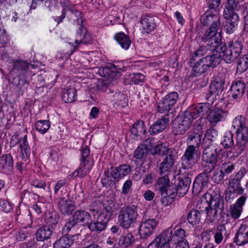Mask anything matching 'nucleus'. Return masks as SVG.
I'll return each mask as SVG.
<instances>
[{
    "instance_id": "obj_1",
    "label": "nucleus",
    "mask_w": 248,
    "mask_h": 248,
    "mask_svg": "<svg viewBox=\"0 0 248 248\" xmlns=\"http://www.w3.org/2000/svg\"><path fill=\"white\" fill-rule=\"evenodd\" d=\"M246 119L243 115L236 116L232 121V127L236 134V144L227 152L231 159L238 157L247 148L248 143V127Z\"/></svg>"
},
{
    "instance_id": "obj_2",
    "label": "nucleus",
    "mask_w": 248,
    "mask_h": 248,
    "mask_svg": "<svg viewBox=\"0 0 248 248\" xmlns=\"http://www.w3.org/2000/svg\"><path fill=\"white\" fill-rule=\"evenodd\" d=\"M221 17L218 14L205 13L201 17V22L203 25L211 24L210 28L202 36V41L206 42L209 39H215L217 42L221 38Z\"/></svg>"
},
{
    "instance_id": "obj_3",
    "label": "nucleus",
    "mask_w": 248,
    "mask_h": 248,
    "mask_svg": "<svg viewBox=\"0 0 248 248\" xmlns=\"http://www.w3.org/2000/svg\"><path fill=\"white\" fill-rule=\"evenodd\" d=\"M181 160L182 166L179 169L180 173L182 175H194L195 171L192 168L199 160V155L197 154L196 148L193 146H188Z\"/></svg>"
},
{
    "instance_id": "obj_4",
    "label": "nucleus",
    "mask_w": 248,
    "mask_h": 248,
    "mask_svg": "<svg viewBox=\"0 0 248 248\" xmlns=\"http://www.w3.org/2000/svg\"><path fill=\"white\" fill-rule=\"evenodd\" d=\"M218 50L223 51V60L227 63L233 62L240 55L243 45L238 39L229 41L226 46L221 41Z\"/></svg>"
},
{
    "instance_id": "obj_5",
    "label": "nucleus",
    "mask_w": 248,
    "mask_h": 248,
    "mask_svg": "<svg viewBox=\"0 0 248 248\" xmlns=\"http://www.w3.org/2000/svg\"><path fill=\"white\" fill-rule=\"evenodd\" d=\"M138 216V209L136 206L132 205L124 206L119 212L118 223L121 227L128 229L135 223Z\"/></svg>"
},
{
    "instance_id": "obj_6",
    "label": "nucleus",
    "mask_w": 248,
    "mask_h": 248,
    "mask_svg": "<svg viewBox=\"0 0 248 248\" xmlns=\"http://www.w3.org/2000/svg\"><path fill=\"white\" fill-rule=\"evenodd\" d=\"M206 42H208V45L210 46V52L203 59L208 68L210 66L215 67L220 63L222 59L223 60V51L218 50L221 47V38H219V41L217 42L215 39H209Z\"/></svg>"
},
{
    "instance_id": "obj_7",
    "label": "nucleus",
    "mask_w": 248,
    "mask_h": 248,
    "mask_svg": "<svg viewBox=\"0 0 248 248\" xmlns=\"http://www.w3.org/2000/svg\"><path fill=\"white\" fill-rule=\"evenodd\" d=\"M78 13L80 17L81 13L78 11ZM83 19L81 18L78 19V23L79 25L78 29L77 31L76 36V39L75 41V45H73L74 49L75 50L78 46L81 44L86 45L90 43L92 41V37L91 33L87 31L85 27L83 25Z\"/></svg>"
},
{
    "instance_id": "obj_8",
    "label": "nucleus",
    "mask_w": 248,
    "mask_h": 248,
    "mask_svg": "<svg viewBox=\"0 0 248 248\" xmlns=\"http://www.w3.org/2000/svg\"><path fill=\"white\" fill-rule=\"evenodd\" d=\"M178 99L177 93L173 92L162 98L158 104L157 111L160 113H166L170 110Z\"/></svg>"
},
{
    "instance_id": "obj_9",
    "label": "nucleus",
    "mask_w": 248,
    "mask_h": 248,
    "mask_svg": "<svg viewBox=\"0 0 248 248\" xmlns=\"http://www.w3.org/2000/svg\"><path fill=\"white\" fill-rule=\"evenodd\" d=\"M235 9H224L223 11L224 17L227 20L224 29L228 34L232 33L237 29L239 17L235 12Z\"/></svg>"
},
{
    "instance_id": "obj_10",
    "label": "nucleus",
    "mask_w": 248,
    "mask_h": 248,
    "mask_svg": "<svg viewBox=\"0 0 248 248\" xmlns=\"http://www.w3.org/2000/svg\"><path fill=\"white\" fill-rule=\"evenodd\" d=\"M56 203L62 214L64 216L71 215L76 208L75 202L70 199L68 194L57 198Z\"/></svg>"
},
{
    "instance_id": "obj_11",
    "label": "nucleus",
    "mask_w": 248,
    "mask_h": 248,
    "mask_svg": "<svg viewBox=\"0 0 248 248\" xmlns=\"http://www.w3.org/2000/svg\"><path fill=\"white\" fill-rule=\"evenodd\" d=\"M171 228L164 230L149 245L148 248H170Z\"/></svg>"
},
{
    "instance_id": "obj_12",
    "label": "nucleus",
    "mask_w": 248,
    "mask_h": 248,
    "mask_svg": "<svg viewBox=\"0 0 248 248\" xmlns=\"http://www.w3.org/2000/svg\"><path fill=\"white\" fill-rule=\"evenodd\" d=\"M217 149L212 144H209L207 146L203 144L202 160L204 163L208 164L212 168H214L217 161L218 153Z\"/></svg>"
},
{
    "instance_id": "obj_13",
    "label": "nucleus",
    "mask_w": 248,
    "mask_h": 248,
    "mask_svg": "<svg viewBox=\"0 0 248 248\" xmlns=\"http://www.w3.org/2000/svg\"><path fill=\"white\" fill-rule=\"evenodd\" d=\"M193 120L189 112L186 110L181 120L177 124H173V133L175 135H183L190 128Z\"/></svg>"
},
{
    "instance_id": "obj_14",
    "label": "nucleus",
    "mask_w": 248,
    "mask_h": 248,
    "mask_svg": "<svg viewBox=\"0 0 248 248\" xmlns=\"http://www.w3.org/2000/svg\"><path fill=\"white\" fill-rule=\"evenodd\" d=\"M158 224V221L154 218L146 219L142 221L140 225V235L142 238H147L152 234Z\"/></svg>"
},
{
    "instance_id": "obj_15",
    "label": "nucleus",
    "mask_w": 248,
    "mask_h": 248,
    "mask_svg": "<svg viewBox=\"0 0 248 248\" xmlns=\"http://www.w3.org/2000/svg\"><path fill=\"white\" fill-rule=\"evenodd\" d=\"M244 188L242 186L241 183L232 180L226 189L225 199L231 202L238 195H244Z\"/></svg>"
},
{
    "instance_id": "obj_16",
    "label": "nucleus",
    "mask_w": 248,
    "mask_h": 248,
    "mask_svg": "<svg viewBox=\"0 0 248 248\" xmlns=\"http://www.w3.org/2000/svg\"><path fill=\"white\" fill-rule=\"evenodd\" d=\"M225 83L224 75L220 74L210 84L208 96L206 97L207 100L212 97V99L220 94L223 90Z\"/></svg>"
},
{
    "instance_id": "obj_17",
    "label": "nucleus",
    "mask_w": 248,
    "mask_h": 248,
    "mask_svg": "<svg viewBox=\"0 0 248 248\" xmlns=\"http://www.w3.org/2000/svg\"><path fill=\"white\" fill-rule=\"evenodd\" d=\"M211 107V105L209 103H201L190 106L186 110L194 120L198 117L204 116L210 110Z\"/></svg>"
},
{
    "instance_id": "obj_18",
    "label": "nucleus",
    "mask_w": 248,
    "mask_h": 248,
    "mask_svg": "<svg viewBox=\"0 0 248 248\" xmlns=\"http://www.w3.org/2000/svg\"><path fill=\"white\" fill-rule=\"evenodd\" d=\"M123 68V67H119L114 64H110L105 67L100 68L98 73L101 76L108 79H116L121 76L120 71L122 70Z\"/></svg>"
},
{
    "instance_id": "obj_19",
    "label": "nucleus",
    "mask_w": 248,
    "mask_h": 248,
    "mask_svg": "<svg viewBox=\"0 0 248 248\" xmlns=\"http://www.w3.org/2000/svg\"><path fill=\"white\" fill-rule=\"evenodd\" d=\"M178 183L176 186L177 195L180 197L184 196L187 192L191 182V177L193 175H182L178 170Z\"/></svg>"
},
{
    "instance_id": "obj_20",
    "label": "nucleus",
    "mask_w": 248,
    "mask_h": 248,
    "mask_svg": "<svg viewBox=\"0 0 248 248\" xmlns=\"http://www.w3.org/2000/svg\"><path fill=\"white\" fill-rule=\"evenodd\" d=\"M227 116V111L219 107H216L210 112L207 116V119L212 126H215L219 122L225 121Z\"/></svg>"
},
{
    "instance_id": "obj_21",
    "label": "nucleus",
    "mask_w": 248,
    "mask_h": 248,
    "mask_svg": "<svg viewBox=\"0 0 248 248\" xmlns=\"http://www.w3.org/2000/svg\"><path fill=\"white\" fill-rule=\"evenodd\" d=\"M93 164V158L81 161L79 167L70 175V178L85 177L90 172Z\"/></svg>"
},
{
    "instance_id": "obj_22",
    "label": "nucleus",
    "mask_w": 248,
    "mask_h": 248,
    "mask_svg": "<svg viewBox=\"0 0 248 248\" xmlns=\"http://www.w3.org/2000/svg\"><path fill=\"white\" fill-rule=\"evenodd\" d=\"M209 172H203L195 178L193 186V192L197 194L202 190L208 187L209 180Z\"/></svg>"
},
{
    "instance_id": "obj_23",
    "label": "nucleus",
    "mask_w": 248,
    "mask_h": 248,
    "mask_svg": "<svg viewBox=\"0 0 248 248\" xmlns=\"http://www.w3.org/2000/svg\"><path fill=\"white\" fill-rule=\"evenodd\" d=\"M158 21V18L155 16L151 15L142 16L140 21L142 32L149 33L153 31L156 27Z\"/></svg>"
},
{
    "instance_id": "obj_24",
    "label": "nucleus",
    "mask_w": 248,
    "mask_h": 248,
    "mask_svg": "<svg viewBox=\"0 0 248 248\" xmlns=\"http://www.w3.org/2000/svg\"><path fill=\"white\" fill-rule=\"evenodd\" d=\"M248 199V195L245 194L241 196L234 203L230 205V214L232 218H238L243 211V207Z\"/></svg>"
},
{
    "instance_id": "obj_25",
    "label": "nucleus",
    "mask_w": 248,
    "mask_h": 248,
    "mask_svg": "<svg viewBox=\"0 0 248 248\" xmlns=\"http://www.w3.org/2000/svg\"><path fill=\"white\" fill-rule=\"evenodd\" d=\"M220 205L219 200H214L212 199L210 194L206 193L202 197L200 202H199L196 205V207L203 211L204 209H207L208 207H212L217 209Z\"/></svg>"
},
{
    "instance_id": "obj_26",
    "label": "nucleus",
    "mask_w": 248,
    "mask_h": 248,
    "mask_svg": "<svg viewBox=\"0 0 248 248\" xmlns=\"http://www.w3.org/2000/svg\"><path fill=\"white\" fill-rule=\"evenodd\" d=\"M170 154L166 156L164 160L161 163L159 169L161 174H165L170 170L174 165L175 157L177 154L176 150L170 149Z\"/></svg>"
},
{
    "instance_id": "obj_27",
    "label": "nucleus",
    "mask_w": 248,
    "mask_h": 248,
    "mask_svg": "<svg viewBox=\"0 0 248 248\" xmlns=\"http://www.w3.org/2000/svg\"><path fill=\"white\" fill-rule=\"evenodd\" d=\"M14 160L11 154L3 155L0 157V170L4 173H10L13 170Z\"/></svg>"
},
{
    "instance_id": "obj_28",
    "label": "nucleus",
    "mask_w": 248,
    "mask_h": 248,
    "mask_svg": "<svg viewBox=\"0 0 248 248\" xmlns=\"http://www.w3.org/2000/svg\"><path fill=\"white\" fill-rule=\"evenodd\" d=\"M234 241L237 246H243L248 243V226L242 224L238 229Z\"/></svg>"
},
{
    "instance_id": "obj_29",
    "label": "nucleus",
    "mask_w": 248,
    "mask_h": 248,
    "mask_svg": "<svg viewBox=\"0 0 248 248\" xmlns=\"http://www.w3.org/2000/svg\"><path fill=\"white\" fill-rule=\"evenodd\" d=\"M169 122V119L167 116H162L151 125L149 132L151 134H158L166 128Z\"/></svg>"
},
{
    "instance_id": "obj_30",
    "label": "nucleus",
    "mask_w": 248,
    "mask_h": 248,
    "mask_svg": "<svg viewBox=\"0 0 248 248\" xmlns=\"http://www.w3.org/2000/svg\"><path fill=\"white\" fill-rule=\"evenodd\" d=\"M131 171V168L130 165L123 164L112 169L111 175L115 180L119 181L121 178L130 174Z\"/></svg>"
},
{
    "instance_id": "obj_31",
    "label": "nucleus",
    "mask_w": 248,
    "mask_h": 248,
    "mask_svg": "<svg viewBox=\"0 0 248 248\" xmlns=\"http://www.w3.org/2000/svg\"><path fill=\"white\" fill-rule=\"evenodd\" d=\"M130 132L133 137L136 140L141 139L146 133V128L143 121H137L135 123L131 128Z\"/></svg>"
},
{
    "instance_id": "obj_32",
    "label": "nucleus",
    "mask_w": 248,
    "mask_h": 248,
    "mask_svg": "<svg viewBox=\"0 0 248 248\" xmlns=\"http://www.w3.org/2000/svg\"><path fill=\"white\" fill-rule=\"evenodd\" d=\"M246 88L245 83L241 80L235 81L231 86L230 92L233 99L240 98L243 95Z\"/></svg>"
},
{
    "instance_id": "obj_33",
    "label": "nucleus",
    "mask_w": 248,
    "mask_h": 248,
    "mask_svg": "<svg viewBox=\"0 0 248 248\" xmlns=\"http://www.w3.org/2000/svg\"><path fill=\"white\" fill-rule=\"evenodd\" d=\"M199 128V129L194 130L189 132L186 140L187 143L189 144L188 146H193L195 148L199 146L202 134L201 131L202 127L200 126Z\"/></svg>"
},
{
    "instance_id": "obj_34",
    "label": "nucleus",
    "mask_w": 248,
    "mask_h": 248,
    "mask_svg": "<svg viewBox=\"0 0 248 248\" xmlns=\"http://www.w3.org/2000/svg\"><path fill=\"white\" fill-rule=\"evenodd\" d=\"M12 66L14 72L16 73L19 77H22L28 74L29 67L32 65L25 61H16L13 62Z\"/></svg>"
},
{
    "instance_id": "obj_35",
    "label": "nucleus",
    "mask_w": 248,
    "mask_h": 248,
    "mask_svg": "<svg viewBox=\"0 0 248 248\" xmlns=\"http://www.w3.org/2000/svg\"><path fill=\"white\" fill-rule=\"evenodd\" d=\"M73 218V220L75 221L76 223H80L83 225H87L88 227H89V224H90L92 219L90 214L88 212L82 210L76 211Z\"/></svg>"
},
{
    "instance_id": "obj_36",
    "label": "nucleus",
    "mask_w": 248,
    "mask_h": 248,
    "mask_svg": "<svg viewBox=\"0 0 248 248\" xmlns=\"http://www.w3.org/2000/svg\"><path fill=\"white\" fill-rule=\"evenodd\" d=\"M20 149V157L24 161H27L30 159L31 150L27 141V137L24 135L19 143Z\"/></svg>"
},
{
    "instance_id": "obj_37",
    "label": "nucleus",
    "mask_w": 248,
    "mask_h": 248,
    "mask_svg": "<svg viewBox=\"0 0 248 248\" xmlns=\"http://www.w3.org/2000/svg\"><path fill=\"white\" fill-rule=\"evenodd\" d=\"M171 228V235L170 236V242L173 245H177V244L181 243V242H187L184 239L186 237V232L183 229H178L176 230L173 234H172V226L170 227Z\"/></svg>"
},
{
    "instance_id": "obj_38",
    "label": "nucleus",
    "mask_w": 248,
    "mask_h": 248,
    "mask_svg": "<svg viewBox=\"0 0 248 248\" xmlns=\"http://www.w3.org/2000/svg\"><path fill=\"white\" fill-rule=\"evenodd\" d=\"M75 235L71 234L67 236H63L54 243V248H69L73 244ZM77 236V235H75Z\"/></svg>"
},
{
    "instance_id": "obj_39",
    "label": "nucleus",
    "mask_w": 248,
    "mask_h": 248,
    "mask_svg": "<svg viewBox=\"0 0 248 248\" xmlns=\"http://www.w3.org/2000/svg\"><path fill=\"white\" fill-rule=\"evenodd\" d=\"M53 231L51 226H43L39 228L36 233V239L38 241H43L49 239L52 234Z\"/></svg>"
},
{
    "instance_id": "obj_40",
    "label": "nucleus",
    "mask_w": 248,
    "mask_h": 248,
    "mask_svg": "<svg viewBox=\"0 0 248 248\" xmlns=\"http://www.w3.org/2000/svg\"><path fill=\"white\" fill-rule=\"evenodd\" d=\"M135 241L134 236L130 233L121 236L115 244L116 248H127L132 245Z\"/></svg>"
},
{
    "instance_id": "obj_41",
    "label": "nucleus",
    "mask_w": 248,
    "mask_h": 248,
    "mask_svg": "<svg viewBox=\"0 0 248 248\" xmlns=\"http://www.w3.org/2000/svg\"><path fill=\"white\" fill-rule=\"evenodd\" d=\"M114 38L124 49L127 50L129 48L131 44V41L128 35L123 32H120L115 35Z\"/></svg>"
},
{
    "instance_id": "obj_42",
    "label": "nucleus",
    "mask_w": 248,
    "mask_h": 248,
    "mask_svg": "<svg viewBox=\"0 0 248 248\" xmlns=\"http://www.w3.org/2000/svg\"><path fill=\"white\" fill-rule=\"evenodd\" d=\"M77 90L75 88H64L62 92V98L65 103H72L77 99Z\"/></svg>"
},
{
    "instance_id": "obj_43",
    "label": "nucleus",
    "mask_w": 248,
    "mask_h": 248,
    "mask_svg": "<svg viewBox=\"0 0 248 248\" xmlns=\"http://www.w3.org/2000/svg\"><path fill=\"white\" fill-rule=\"evenodd\" d=\"M114 205V202L112 201H110V202L108 205H104L103 209L98 216L99 219H102L108 223L114 212L113 210Z\"/></svg>"
},
{
    "instance_id": "obj_44",
    "label": "nucleus",
    "mask_w": 248,
    "mask_h": 248,
    "mask_svg": "<svg viewBox=\"0 0 248 248\" xmlns=\"http://www.w3.org/2000/svg\"><path fill=\"white\" fill-rule=\"evenodd\" d=\"M145 76L141 73H132L125 77V84H139L144 81Z\"/></svg>"
},
{
    "instance_id": "obj_45",
    "label": "nucleus",
    "mask_w": 248,
    "mask_h": 248,
    "mask_svg": "<svg viewBox=\"0 0 248 248\" xmlns=\"http://www.w3.org/2000/svg\"><path fill=\"white\" fill-rule=\"evenodd\" d=\"M208 68L203 58L197 61L192 67V74L194 76H200L204 73Z\"/></svg>"
},
{
    "instance_id": "obj_46",
    "label": "nucleus",
    "mask_w": 248,
    "mask_h": 248,
    "mask_svg": "<svg viewBox=\"0 0 248 248\" xmlns=\"http://www.w3.org/2000/svg\"><path fill=\"white\" fill-rule=\"evenodd\" d=\"M226 233L227 230L225 225L223 224L218 225L214 235L215 243L217 245L220 244L223 239L224 235H225Z\"/></svg>"
},
{
    "instance_id": "obj_47",
    "label": "nucleus",
    "mask_w": 248,
    "mask_h": 248,
    "mask_svg": "<svg viewBox=\"0 0 248 248\" xmlns=\"http://www.w3.org/2000/svg\"><path fill=\"white\" fill-rule=\"evenodd\" d=\"M107 224V223L106 222L104 221L102 219H99V218L97 217L95 221L93 222V220H91L90 224H89L88 228L91 231L100 232L106 228Z\"/></svg>"
},
{
    "instance_id": "obj_48",
    "label": "nucleus",
    "mask_w": 248,
    "mask_h": 248,
    "mask_svg": "<svg viewBox=\"0 0 248 248\" xmlns=\"http://www.w3.org/2000/svg\"><path fill=\"white\" fill-rule=\"evenodd\" d=\"M201 212L197 210H192L187 216L188 222L193 225L199 224L201 221Z\"/></svg>"
},
{
    "instance_id": "obj_49",
    "label": "nucleus",
    "mask_w": 248,
    "mask_h": 248,
    "mask_svg": "<svg viewBox=\"0 0 248 248\" xmlns=\"http://www.w3.org/2000/svg\"><path fill=\"white\" fill-rule=\"evenodd\" d=\"M50 123L47 120L37 121L35 124V129L40 134H45L49 129Z\"/></svg>"
},
{
    "instance_id": "obj_50",
    "label": "nucleus",
    "mask_w": 248,
    "mask_h": 248,
    "mask_svg": "<svg viewBox=\"0 0 248 248\" xmlns=\"http://www.w3.org/2000/svg\"><path fill=\"white\" fill-rule=\"evenodd\" d=\"M221 144L225 148H229L234 145L233 134L230 131L225 132Z\"/></svg>"
},
{
    "instance_id": "obj_51",
    "label": "nucleus",
    "mask_w": 248,
    "mask_h": 248,
    "mask_svg": "<svg viewBox=\"0 0 248 248\" xmlns=\"http://www.w3.org/2000/svg\"><path fill=\"white\" fill-rule=\"evenodd\" d=\"M67 184V181L65 179H60L57 181L54 186V195L57 198L60 195H63L64 187Z\"/></svg>"
},
{
    "instance_id": "obj_52",
    "label": "nucleus",
    "mask_w": 248,
    "mask_h": 248,
    "mask_svg": "<svg viewBox=\"0 0 248 248\" xmlns=\"http://www.w3.org/2000/svg\"><path fill=\"white\" fill-rule=\"evenodd\" d=\"M237 71L238 73L244 72L248 68V56L244 55L237 61Z\"/></svg>"
},
{
    "instance_id": "obj_53",
    "label": "nucleus",
    "mask_w": 248,
    "mask_h": 248,
    "mask_svg": "<svg viewBox=\"0 0 248 248\" xmlns=\"http://www.w3.org/2000/svg\"><path fill=\"white\" fill-rule=\"evenodd\" d=\"M170 183V180L168 176L165 174L164 175L159 178L155 184V187L157 189L160 193L163 191L168 186Z\"/></svg>"
},
{
    "instance_id": "obj_54",
    "label": "nucleus",
    "mask_w": 248,
    "mask_h": 248,
    "mask_svg": "<svg viewBox=\"0 0 248 248\" xmlns=\"http://www.w3.org/2000/svg\"><path fill=\"white\" fill-rule=\"evenodd\" d=\"M168 151V147L167 144L165 143H160L154 146L151 149L150 153L152 155L158 154L159 155H163L166 154Z\"/></svg>"
},
{
    "instance_id": "obj_55",
    "label": "nucleus",
    "mask_w": 248,
    "mask_h": 248,
    "mask_svg": "<svg viewBox=\"0 0 248 248\" xmlns=\"http://www.w3.org/2000/svg\"><path fill=\"white\" fill-rule=\"evenodd\" d=\"M204 209L206 211L207 221L210 223L213 222L217 218L218 210L212 207H208Z\"/></svg>"
},
{
    "instance_id": "obj_56",
    "label": "nucleus",
    "mask_w": 248,
    "mask_h": 248,
    "mask_svg": "<svg viewBox=\"0 0 248 248\" xmlns=\"http://www.w3.org/2000/svg\"><path fill=\"white\" fill-rule=\"evenodd\" d=\"M161 194L175 198L176 195H177L176 186L175 184L171 183L161 192Z\"/></svg>"
},
{
    "instance_id": "obj_57",
    "label": "nucleus",
    "mask_w": 248,
    "mask_h": 248,
    "mask_svg": "<svg viewBox=\"0 0 248 248\" xmlns=\"http://www.w3.org/2000/svg\"><path fill=\"white\" fill-rule=\"evenodd\" d=\"M76 224V222L74 220H70L64 225L62 229V234L64 236H68L69 232L72 230Z\"/></svg>"
},
{
    "instance_id": "obj_58",
    "label": "nucleus",
    "mask_w": 248,
    "mask_h": 248,
    "mask_svg": "<svg viewBox=\"0 0 248 248\" xmlns=\"http://www.w3.org/2000/svg\"><path fill=\"white\" fill-rule=\"evenodd\" d=\"M217 136V131L214 128H210L208 129L204 136V140L209 141H214Z\"/></svg>"
},
{
    "instance_id": "obj_59",
    "label": "nucleus",
    "mask_w": 248,
    "mask_h": 248,
    "mask_svg": "<svg viewBox=\"0 0 248 248\" xmlns=\"http://www.w3.org/2000/svg\"><path fill=\"white\" fill-rule=\"evenodd\" d=\"M224 175L219 168L215 170L212 175V179L214 183L218 184L224 178Z\"/></svg>"
},
{
    "instance_id": "obj_60",
    "label": "nucleus",
    "mask_w": 248,
    "mask_h": 248,
    "mask_svg": "<svg viewBox=\"0 0 248 248\" xmlns=\"http://www.w3.org/2000/svg\"><path fill=\"white\" fill-rule=\"evenodd\" d=\"M13 205L4 199H0V210L5 213L10 212L13 209Z\"/></svg>"
},
{
    "instance_id": "obj_61",
    "label": "nucleus",
    "mask_w": 248,
    "mask_h": 248,
    "mask_svg": "<svg viewBox=\"0 0 248 248\" xmlns=\"http://www.w3.org/2000/svg\"><path fill=\"white\" fill-rule=\"evenodd\" d=\"M224 176L231 173L234 169V165L232 163H227L222 164L220 169Z\"/></svg>"
},
{
    "instance_id": "obj_62",
    "label": "nucleus",
    "mask_w": 248,
    "mask_h": 248,
    "mask_svg": "<svg viewBox=\"0 0 248 248\" xmlns=\"http://www.w3.org/2000/svg\"><path fill=\"white\" fill-rule=\"evenodd\" d=\"M155 143V138H148L143 140L141 146L147 149L148 151L151 152V149L153 148Z\"/></svg>"
},
{
    "instance_id": "obj_63",
    "label": "nucleus",
    "mask_w": 248,
    "mask_h": 248,
    "mask_svg": "<svg viewBox=\"0 0 248 248\" xmlns=\"http://www.w3.org/2000/svg\"><path fill=\"white\" fill-rule=\"evenodd\" d=\"M147 149H145L142 146H139L137 148L136 150L135 151L134 157L139 160H140L143 158V156L147 154L148 153Z\"/></svg>"
},
{
    "instance_id": "obj_64",
    "label": "nucleus",
    "mask_w": 248,
    "mask_h": 248,
    "mask_svg": "<svg viewBox=\"0 0 248 248\" xmlns=\"http://www.w3.org/2000/svg\"><path fill=\"white\" fill-rule=\"evenodd\" d=\"M60 2L63 7L62 10H65V12L67 10L71 11L72 12H74L75 5L69 0H61Z\"/></svg>"
}]
</instances>
